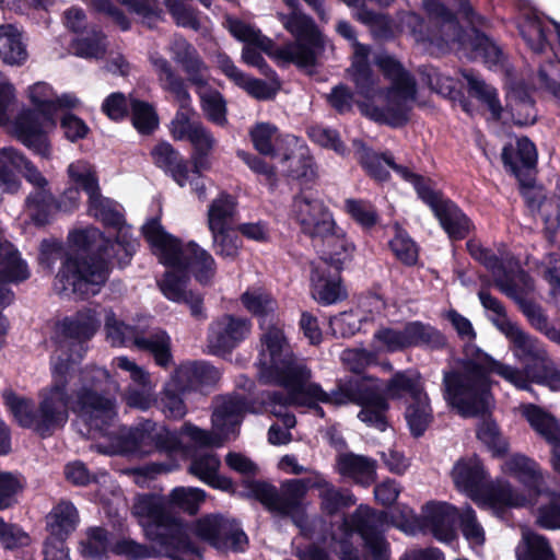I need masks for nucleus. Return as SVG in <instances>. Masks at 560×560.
<instances>
[{
    "label": "nucleus",
    "instance_id": "obj_1",
    "mask_svg": "<svg viewBox=\"0 0 560 560\" xmlns=\"http://www.w3.org/2000/svg\"><path fill=\"white\" fill-rule=\"evenodd\" d=\"M98 327L100 320L91 310L79 311L60 322L62 339L58 343V354L51 368V383L39 392L36 408L30 398L19 396L14 390L3 392V404L19 427L32 430L45 440L66 425L71 400L68 394L69 375L84 358L88 342Z\"/></svg>",
    "mask_w": 560,
    "mask_h": 560
},
{
    "label": "nucleus",
    "instance_id": "obj_2",
    "mask_svg": "<svg viewBox=\"0 0 560 560\" xmlns=\"http://www.w3.org/2000/svg\"><path fill=\"white\" fill-rule=\"evenodd\" d=\"M512 378L516 373L480 348L472 357L462 361L460 370L443 372V397L448 406L464 418L482 416L488 412V397L491 392L490 375Z\"/></svg>",
    "mask_w": 560,
    "mask_h": 560
},
{
    "label": "nucleus",
    "instance_id": "obj_3",
    "mask_svg": "<svg viewBox=\"0 0 560 560\" xmlns=\"http://www.w3.org/2000/svg\"><path fill=\"white\" fill-rule=\"evenodd\" d=\"M58 260L61 266L55 277V289L59 293L70 290L80 300H88L98 294L108 281L106 264L97 255L81 257L68 252L62 242L44 238L39 245V265L52 272Z\"/></svg>",
    "mask_w": 560,
    "mask_h": 560
},
{
    "label": "nucleus",
    "instance_id": "obj_4",
    "mask_svg": "<svg viewBox=\"0 0 560 560\" xmlns=\"http://www.w3.org/2000/svg\"><path fill=\"white\" fill-rule=\"evenodd\" d=\"M131 513L159 553L167 558L178 553L200 555L199 546L187 534V523L170 509L163 497L152 492L137 494Z\"/></svg>",
    "mask_w": 560,
    "mask_h": 560
},
{
    "label": "nucleus",
    "instance_id": "obj_5",
    "mask_svg": "<svg viewBox=\"0 0 560 560\" xmlns=\"http://www.w3.org/2000/svg\"><path fill=\"white\" fill-rule=\"evenodd\" d=\"M142 235L163 266L168 269H191L195 280L203 287L212 282L217 272L215 260L198 243L189 241L183 245L178 237L164 230L158 217L145 222Z\"/></svg>",
    "mask_w": 560,
    "mask_h": 560
},
{
    "label": "nucleus",
    "instance_id": "obj_6",
    "mask_svg": "<svg viewBox=\"0 0 560 560\" xmlns=\"http://www.w3.org/2000/svg\"><path fill=\"white\" fill-rule=\"evenodd\" d=\"M173 60L186 74V83L195 86L200 108L208 121L224 127L228 124V102L223 94L209 86V67L186 38L176 39L172 46Z\"/></svg>",
    "mask_w": 560,
    "mask_h": 560
},
{
    "label": "nucleus",
    "instance_id": "obj_7",
    "mask_svg": "<svg viewBox=\"0 0 560 560\" xmlns=\"http://www.w3.org/2000/svg\"><path fill=\"white\" fill-rule=\"evenodd\" d=\"M243 485L249 490L248 497L261 503L269 512L288 517L306 535L307 513L303 500L307 492L304 479H291L281 485L280 490L264 480L248 479Z\"/></svg>",
    "mask_w": 560,
    "mask_h": 560
},
{
    "label": "nucleus",
    "instance_id": "obj_8",
    "mask_svg": "<svg viewBox=\"0 0 560 560\" xmlns=\"http://www.w3.org/2000/svg\"><path fill=\"white\" fill-rule=\"evenodd\" d=\"M281 21L294 37V42L279 48L277 57L312 74L313 71L308 69L317 66L318 56L325 48L322 32L314 20L302 12L293 11L289 15H282Z\"/></svg>",
    "mask_w": 560,
    "mask_h": 560
},
{
    "label": "nucleus",
    "instance_id": "obj_9",
    "mask_svg": "<svg viewBox=\"0 0 560 560\" xmlns=\"http://www.w3.org/2000/svg\"><path fill=\"white\" fill-rule=\"evenodd\" d=\"M280 319L269 322L260 337L261 349L258 357L260 375L275 374L285 382L298 381L301 370H310L294 354L284 334Z\"/></svg>",
    "mask_w": 560,
    "mask_h": 560
},
{
    "label": "nucleus",
    "instance_id": "obj_10",
    "mask_svg": "<svg viewBox=\"0 0 560 560\" xmlns=\"http://www.w3.org/2000/svg\"><path fill=\"white\" fill-rule=\"evenodd\" d=\"M377 377H345L346 405L361 407L358 419L368 427L384 432L389 427V402L377 385Z\"/></svg>",
    "mask_w": 560,
    "mask_h": 560
},
{
    "label": "nucleus",
    "instance_id": "obj_11",
    "mask_svg": "<svg viewBox=\"0 0 560 560\" xmlns=\"http://www.w3.org/2000/svg\"><path fill=\"white\" fill-rule=\"evenodd\" d=\"M192 534L219 552H244L248 536L241 523L221 513H209L198 517L191 527Z\"/></svg>",
    "mask_w": 560,
    "mask_h": 560
},
{
    "label": "nucleus",
    "instance_id": "obj_12",
    "mask_svg": "<svg viewBox=\"0 0 560 560\" xmlns=\"http://www.w3.org/2000/svg\"><path fill=\"white\" fill-rule=\"evenodd\" d=\"M151 62L161 88L172 94L179 104V109L171 121V135L174 140L184 141V136L201 122L200 120L190 119V112L194 113V109L186 80L175 71L166 58L158 57L152 59Z\"/></svg>",
    "mask_w": 560,
    "mask_h": 560
},
{
    "label": "nucleus",
    "instance_id": "obj_13",
    "mask_svg": "<svg viewBox=\"0 0 560 560\" xmlns=\"http://www.w3.org/2000/svg\"><path fill=\"white\" fill-rule=\"evenodd\" d=\"M292 213L301 233L313 243L331 235L337 226L329 207L313 189H300L293 196Z\"/></svg>",
    "mask_w": 560,
    "mask_h": 560
},
{
    "label": "nucleus",
    "instance_id": "obj_14",
    "mask_svg": "<svg viewBox=\"0 0 560 560\" xmlns=\"http://www.w3.org/2000/svg\"><path fill=\"white\" fill-rule=\"evenodd\" d=\"M385 517V512L360 505L342 524L346 536L357 534L361 537L364 549L373 560H388L389 557V544L382 528Z\"/></svg>",
    "mask_w": 560,
    "mask_h": 560
},
{
    "label": "nucleus",
    "instance_id": "obj_15",
    "mask_svg": "<svg viewBox=\"0 0 560 560\" xmlns=\"http://www.w3.org/2000/svg\"><path fill=\"white\" fill-rule=\"evenodd\" d=\"M89 212L101 221L105 228L117 231V236L113 241L116 245L115 258L118 266L125 268L130 264L139 243L128 232L124 231L126 220L117 209V202L110 198L100 196L89 203Z\"/></svg>",
    "mask_w": 560,
    "mask_h": 560
},
{
    "label": "nucleus",
    "instance_id": "obj_16",
    "mask_svg": "<svg viewBox=\"0 0 560 560\" xmlns=\"http://www.w3.org/2000/svg\"><path fill=\"white\" fill-rule=\"evenodd\" d=\"M190 273L191 269H168L156 281V284L166 300L186 305L196 320H206L208 316L203 293L188 289Z\"/></svg>",
    "mask_w": 560,
    "mask_h": 560
},
{
    "label": "nucleus",
    "instance_id": "obj_17",
    "mask_svg": "<svg viewBox=\"0 0 560 560\" xmlns=\"http://www.w3.org/2000/svg\"><path fill=\"white\" fill-rule=\"evenodd\" d=\"M252 323L248 318L223 314L213 319L207 332L210 353L224 357L231 354L249 335Z\"/></svg>",
    "mask_w": 560,
    "mask_h": 560
},
{
    "label": "nucleus",
    "instance_id": "obj_18",
    "mask_svg": "<svg viewBox=\"0 0 560 560\" xmlns=\"http://www.w3.org/2000/svg\"><path fill=\"white\" fill-rule=\"evenodd\" d=\"M14 170L20 172L25 180L34 186V189H44L49 186L47 178L37 166L22 152L13 147L0 149V185L7 192H16L21 182Z\"/></svg>",
    "mask_w": 560,
    "mask_h": 560
},
{
    "label": "nucleus",
    "instance_id": "obj_19",
    "mask_svg": "<svg viewBox=\"0 0 560 560\" xmlns=\"http://www.w3.org/2000/svg\"><path fill=\"white\" fill-rule=\"evenodd\" d=\"M47 126H52L44 115L34 108L22 109L14 119L13 129L16 139L33 153L49 159L51 144Z\"/></svg>",
    "mask_w": 560,
    "mask_h": 560
},
{
    "label": "nucleus",
    "instance_id": "obj_20",
    "mask_svg": "<svg viewBox=\"0 0 560 560\" xmlns=\"http://www.w3.org/2000/svg\"><path fill=\"white\" fill-rule=\"evenodd\" d=\"M425 205L431 209L450 241H464L476 231L472 220L455 201L444 198L442 191L438 190Z\"/></svg>",
    "mask_w": 560,
    "mask_h": 560
},
{
    "label": "nucleus",
    "instance_id": "obj_21",
    "mask_svg": "<svg viewBox=\"0 0 560 560\" xmlns=\"http://www.w3.org/2000/svg\"><path fill=\"white\" fill-rule=\"evenodd\" d=\"M537 158L536 145L527 137L518 138L515 148L510 143L505 144L501 153L504 168L525 188H532L535 184L533 172L537 166Z\"/></svg>",
    "mask_w": 560,
    "mask_h": 560
},
{
    "label": "nucleus",
    "instance_id": "obj_22",
    "mask_svg": "<svg viewBox=\"0 0 560 560\" xmlns=\"http://www.w3.org/2000/svg\"><path fill=\"white\" fill-rule=\"evenodd\" d=\"M458 510L451 503L430 501L422 508L420 527L436 540L451 542L456 538Z\"/></svg>",
    "mask_w": 560,
    "mask_h": 560
},
{
    "label": "nucleus",
    "instance_id": "obj_23",
    "mask_svg": "<svg viewBox=\"0 0 560 560\" xmlns=\"http://www.w3.org/2000/svg\"><path fill=\"white\" fill-rule=\"evenodd\" d=\"M508 368L515 372L512 378H504L520 389H528L529 383L546 386L551 390L560 389V369L546 351L532 362L524 364L523 370L511 365Z\"/></svg>",
    "mask_w": 560,
    "mask_h": 560
},
{
    "label": "nucleus",
    "instance_id": "obj_24",
    "mask_svg": "<svg viewBox=\"0 0 560 560\" xmlns=\"http://www.w3.org/2000/svg\"><path fill=\"white\" fill-rule=\"evenodd\" d=\"M71 397L68 411L72 410L82 416H89L96 427H109L116 416L115 401L105 396V393L79 388Z\"/></svg>",
    "mask_w": 560,
    "mask_h": 560
},
{
    "label": "nucleus",
    "instance_id": "obj_25",
    "mask_svg": "<svg viewBox=\"0 0 560 560\" xmlns=\"http://www.w3.org/2000/svg\"><path fill=\"white\" fill-rule=\"evenodd\" d=\"M341 271L327 262L312 265L310 281L311 293L320 305H331L347 298L342 285Z\"/></svg>",
    "mask_w": 560,
    "mask_h": 560
},
{
    "label": "nucleus",
    "instance_id": "obj_26",
    "mask_svg": "<svg viewBox=\"0 0 560 560\" xmlns=\"http://www.w3.org/2000/svg\"><path fill=\"white\" fill-rule=\"evenodd\" d=\"M452 478L456 488L471 499L480 498L490 481L482 460L476 454L459 458L453 467Z\"/></svg>",
    "mask_w": 560,
    "mask_h": 560
},
{
    "label": "nucleus",
    "instance_id": "obj_27",
    "mask_svg": "<svg viewBox=\"0 0 560 560\" xmlns=\"http://www.w3.org/2000/svg\"><path fill=\"white\" fill-rule=\"evenodd\" d=\"M69 243L81 250L77 253L81 257H91L97 255L103 259L107 267L108 277L112 273L110 259L115 258L116 245L113 240L96 228L75 230L68 236Z\"/></svg>",
    "mask_w": 560,
    "mask_h": 560
},
{
    "label": "nucleus",
    "instance_id": "obj_28",
    "mask_svg": "<svg viewBox=\"0 0 560 560\" xmlns=\"http://www.w3.org/2000/svg\"><path fill=\"white\" fill-rule=\"evenodd\" d=\"M278 160L284 167V175L296 180L300 189H312V185L318 178V173L314 158L306 149L295 150L288 145Z\"/></svg>",
    "mask_w": 560,
    "mask_h": 560
},
{
    "label": "nucleus",
    "instance_id": "obj_29",
    "mask_svg": "<svg viewBox=\"0 0 560 560\" xmlns=\"http://www.w3.org/2000/svg\"><path fill=\"white\" fill-rule=\"evenodd\" d=\"M455 42L467 52L470 59H482L487 63L498 65L502 58L501 48L479 28L459 27Z\"/></svg>",
    "mask_w": 560,
    "mask_h": 560
},
{
    "label": "nucleus",
    "instance_id": "obj_30",
    "mask_svg": "<svg viewBox=\"0 0 560 560\" xmlns=\"http://www.w3.org/2000/svg\"><path fill=\"white\" fill-rule=\"evenodd\" d=\"M173 377L185 390L192 393L213 387L220 381L221 373L207 361H189L176 368Z\"/></svg>",
    "mask_w": 560,
    "mask_h": 560
},
{
    "label": "nucleus",
    "instance_id": "obj_31",
    "mask_svg": "<svg viewBox=\"0 0 560 560\" xmlns=\"http://www.w3.org/2000/svg\"><path fill=\"white\" fill-rule=\"evenodd\" d=\"M154 164L164 171L179 187L189 180V161L171 143L161 141L151 151Z\"/></svg>",
    "mask_w": 560,
    "mask_h": 560
},
{
    "label": "nucleus",
    "instance_id": "obj_32",
    "mask_svg": "<svg viewBox=\"0 0 560 560\" xmlns=\"http://www.w3.org/2000/svg\"><path fill=\"white\" fill-rule=\"evenodd\" d=\"M493 323L510 340L515 355L524 364L544 355L547 351L536 337L525 332L517 324L512 323L510 319H497Z\"/></svg>",
    "mask_w": 560,
    "mask_h": 560
},
{
    "label": "nucleus",
    "instance_id": "obj_33",
    "mask_svg": "<svg viewBox=\"0 0 560 560\" xmlns=\"http://www.w3.org/2000/svg\"><path fill=\"white\" fill-rule=\"evenodd\" d=\"M133 346L141 352L152 355L154 363L163 369L173 364L172 340L166 330L153 328L133 336Z\"/></svg>",
    "mask_w": 560,
    "mask_h": 560
},
{
    "label": "nucleus",
    "instance_id": "obj_34",
    "mask_svg": "<svg viewBox=\"0 0 560 560\" xmlns=\"http://www.w3.org/2000/svg\"><path fill=\"white\" fill-rule=\"evenodd\" d=\"M184 141H188L192 147L190 154L191 173L200 177L202 172L211 168L210 155L217 140L212 132L200 122L184 136Z\"/></svg>",
    "mask_w": 560,
    "mask_h": 560
},
{
    "label": "nucleus",
    "instance_id": "obj_35",
    "mask_svg": "<svg viewBox=\"0 0 560 560\" xmlns=\"http://www.w3.org/2000/svg\"><path fill=\"white\" fill-rule=\"evenodd\" d=\"M250 141L254 149L261 155L279 159L288 145H296L298 138L285 136L280 139L278 128L271 122H257L249 130Z\"/></svg>",
    "mask_w": 560,
    "mask_h": 560
},
{
    "label": "nucleus",
    "instance_id": "obj_36",
    "mask_svg": "<svg viewBox=\"0 0 560 560\" xmlns=\"http://www.w3.org/2000/svg\"><path fill=\"white\" fill-rule=\"evenodd\" d=\"M505 469L524 486L529 495L538 497L541 493L544 477L537 462L523 454H514L505 462Z\"/></svg>",
    "mask_w": 560,
    "mask_h": 560
},
{
    "label": "nucleus",
    "instance_id": "obj_37",
    "mask_svg": "<svg viewBox=\"0 0 560 560\" xmlns=\"http://www.w3.org/2000/svg\"><path fill=\"white\" fill-rule=\"evenodd\" d=\"M80 523L79 511L69 500H60L46 515L48 537L68 539Z\"/></svg>",
    "mask_w": 560,
    "mask_h": 560
},
{
    "label": "nucleus",
    "instance_id": "obj_38",
    "mask_svg": "<svg viewBox=\"0 0 560 560\" xmlns=\"http://www.w3.org/2000/svg\"><path fill=\"white\" fill-rule=\"evenodd\" d=\"M316 243H320L326 247L323 250L319 262H327L330 267L343 270L345 266L352 261L355 246L347 238L346 233L338 225L331 235L323 237Z\"/></svg>",
    "mask_w": 560,
    "mask_h": 560
},
{
    "label": "nucleus",
    "instance_id": "obj_39",
    "mask_svg": "<svg viewBox=\"0 0 560 560\" xmlns=\"http://www.w3.org/2000/svg\"><path fill=\"white\" fill-rule=\"evenodd\" d=\"M343 396L345 378H339L337 381L336 388L330 393L325 392L322 385L318 383H307L304 393H302L300 406L307 407L308 409L313 410L315 416L318 418H325L326 412L319 402L334 406H343L346 405Z\"/></svg>",
    "mask_w": 560,
    "mask_h": 560
},
{
    "label": "nucleus",
    "instance_id": "obj_40",
    "mask_svg": "<svg viewBox=\"0 0 560 560\" xmlns=\"http://www.w3.org/2000/svg\"><path fill=\"white\" fill-rule=\"evenodd\" d=\"M338 471L341 476L369 487L376 478V460L354 453H345L337 459Z\"/></svg>",
    "mask_w": 560,
    "mask_h": 560
},
{
    "label": "nucleus",
    "instance_id": "obj_41",
    "mask_svg": "<svg viewBox=\"0 0 560 560\" xmlns=\"http://www.w3.org/2000/svg\"><path fill=\"white\" fill-rule=\"evenodd\" d=\"M267 384L277 385L287 389L288 394L282 392H273L270 395V401L281 407H288L292 405L300 406L302 399V393L307 386L310 378L312 377L311 370H301V376L298 381L285 382L283 376H276L275 374L260 375Z\"/></svg>",
    "mask_w": 560,
    "mask_h": 560
},
{
    "label": "nucleus",
    "instance_id": "obj_42",
    "mask_svg": "<svg viewBox=\"0 0 560 560\" xmlns=\"http://www.w3.org/2000/svg\"><path fill=\"white\" fill-rule=\"evenodd\" d=\"M463 78L467 82L468 95L487 106L493 120H500L503 107L499 98L498 90L492 85L487 84L483 79L476 75L471 70H465L463 72Z\"/></svg>",
    "mask_w": 560,
    "mask_h": 560
},
{
    "label": "nucleus",
    "instance_id": "obj_43",
    "mask_svg": "<svg viewBox=\"0 0 560 560\" xmlns=\"http://www.w3.org/2000/svg\"><path fill=\"white\" fill-rule=\"evenodd\" d=\"M28 52L22 42V35L12 24L0 26V59L9 66H22L26 62Z\"/></svg>",
    "mask_w": 560,
    "mask_h": 560
},
{
    "label": "nucleus",
    "instance_id": "obj_44",
    "mask_svg": "<svg viewBox=\"0 0 560 560\" xmlns=\"http://www.w3.org/2000/svg\"><path fill=\"white\" fill-rule=\"evenodd\" d=\"M186 394L189 393L173 376L165 383L158 400L165 418L182 420L187 415L188 409L184 399Z\"/></svg>",
    "mask_w": 560,
    "mask_h": 560
},
{
    "label": "nucleus",
    "instance_id": "obj_45",
    "mask_svg": "<svg viewBox=\"0 0 560 560\" xmlns=\"http://www.w3.org/2000/svg\"><path fill=\"white\" fill-rule=\"evenodd\" d=\"M31 277L27 262L22 258L19 249L10 243L0 256V284H19Z\"/></svg>",
    "mask_w": 560,
    "mask_h": 560
},
{
    "label": "nucleus",
    "instance_id": "obj_46",
    "mask_svg": "<svg viewBox=\"0 0 560 560\" xmlns=\"http://www.w3.org/2000/svg\"><path fill=\"white\" fill-rule=\"evenodd\" d=\"M25 205L30 211L32 222L38 228L47 225L51 214L59 211L57 198L49 187L31 191L25 199Z\"/></svg>",
    "mask_w": 560,
    "mask_h": 560
},
{
    "label": "nucleus",
    "instance_id": "obj_47",
    "mask_svg": "<svg viewBox=\"0 0 560 560\" xmlns=\"http://www.w3.org/2000/svg\"><path fill=\"white\" fill-rule=\"evenodd\" d=\"M357 154L359 165L371 179L380 184L390 179V173L384 166V164L386 165V160L392 159L393 154L389 151L375 152L361 141Z\"/></svg>",
    "mask_w": 560,
    "mask_h": 560
},
{
    "label": "nucleus",
    "instance_id": "obj_48",
    "mask_svg": "<svg viewBox=\"0 0 560 560\" xmlns=\"http://www.w3.org/2000/svg\"><path fill=\"white\" fill-rule=\"evenodd\" d=\"M481 497L498 515H502L510 508L523 506L526 502L525 497L517 493L509 482L492 485L489 481Z\"/></svg>",
    "mask_w": 560,
    "mask_h": 560
},
{
    "label": "nucleus",
    "instance_id": "obj_49",
    "mask_svg": "<svg viewBox=\"0 0 560 560\" xmlns=\"http://www.w3.org/2000/svg\"><path fill=\"white\" fill-rule=\"evenodd\" d=\"M433 419V410L428 394L411 400L406 407L405 420L411 436L415 439L424 435Z\"/></svg>",
    "mask_w": 560,
    "mask_h": 560
},
{
    "label": "nucleus",
    "instance_id": "obj_50",
    "mask_svg": "<svg viewBox=\"0 0 560 560\" xmlns=\"http://www.w3.org/2000/svg\"><path fill=\"white\" fill-rule=\"evenodd\" d=\"M128 119L141 136H152L160 127V116L154 104L138 97H131Z\"/></svg>",
    "mask_w": 560,
    "mask_h": 560
},
{
    "label": "nucleus",
    "instance_id": "obj_51",
    "mask_svg": "<svg viewBox=\"0 0 560 560\" xmlns=\"http://www.w3.org/2000/svg\"><path fill=\"white\" fill-rule=\"evenodd\" d=\"M385 394L387 398L400 399L408 395L411 400L425 395V390L421 383L419 374H412L409 371L396 372L387 382L385 386Z\"/></svg>",
    "mask_w": 560,
    "mask_h": 560
},
{
    "label": "nucleus",
    "instance_id": "obj_52",
    "mask_svg": "<svg viewBox=\"0 0 560 560\" xmlns=\"http://www.w3.org/2000/svg\"><path fill=\"white\" fill-rule=\"evenodd\" d=\"M520 311L536 331L544 335L548 340L560 346V328L556 327L549 319L540 304L533 300H522Z\"/></svg>",
    "mask_w": 560,
    "mask_h": 560
},
{
    "label": "nucleus",
    "instance_id": "obj_53",
    "mask_svg": "<svg viewBox=\"0 0 560 560\" xmlns=\"http://www.w3.org/2000/svg\"><path fill=\"white\" fill-rule=\"evenodd\" d=\"M476 436L493 457L502 458L508 455L510 443L492 418H485L478 423Z\"/></svg>",
    "mask_w": 560,
    "mask_h": 560
},
{
    "label": "nucleus",
    "instance_id": "obj_54",
    "mask_svg": "<svg viewBox=\"0 0 560 560\" xmlns=\"http://www.w3.org/2000/svg\"><path fill=\"white\" fill-rule=\"evenodd\" d=\"M355 56L351 65V79L359 95L368 100L372 98L375 95L378 80L369 62L368 50Z\"/></svg>",
    "mask_w": 560,
    "mask_h": 560
},
{
    "label": "nucleus",
    "instance_id": "obj_55",
    "mask_svg": "<svg viewBox=\"0 0 560 560\" xmlns=\"http://www.w3.org/2000/svg\"><path fill=\"white\" fill-rule=\"evenodd\" d=\"M549 28L535 13L527 14L520 26V33L529 49L535 54H542L551 47L548 40Z\"/></svg>",
    "mask_w": 560,
    "mask_h": 560
},
{
    "label": "nucleus",
    "instance_id": "obj_56",
    "mask_svg": "<svg viewBox=\"0 0 560 560\" xmlns=\"http://www.w3.org/2000/svg\"><path fill=\"white\" fill-rule=\"evenodd\" d=\"M523 416L532 429L547 443L560 434V425L556 418L540 406L528 404L523 409Z\"/></svg>",
    "mask_w": 560,
    "mask_h": 560
},
{
    "label": "nucleus",
    "instance_id": "obj_57",
    "mask_svg": "<svg viewBox=\"0 0 560 560\" xmlns=\"http://www.w3.org/2000/svg\"><path fill=\"white\" fill-rule=\"evenodd\" d=\"M241 301L244 307L258 318L260 329H265L269 322L278 319L275 315L277 302L269 294L247 291L242 294Z\"/></svg>",
    "mask_w": 560,
    "mask_h": 560
},
{
    "label": "nucleus",
    "instance_id": "obj_58",
    "mask_svg": "<svg viewBox=\"0 0 560 560\" xmlns=\"http://www.w3.org/2000/svg\"><path fill=\"white\" fill-rule=\"evenodd\" d=\"M236 207L235 197L226 191H221L209 205L208 229L230 226V221L236 213Z\"/></svg>",
    "mask_w": 560,
    "mask_h": 560
},
{
    "label": "nucleus",
    "instance_id": "obj_59",
    "mask_svg": "<svg viewBox=\"0 0 560 560\" xmlns=\"http://www.w3.org/2000/svg\"><path fill=\"white\" fill-rule=\"evenodd\" d=\"M418 74L420 75L421 82L428 85V88L431 91L438 94H441L450 100L454 95L459 94V88H457V82L453 78L443 74L434 66H420L418 68Z\"/></svg>",
    "mask_w": 560,
    "mask_h": 560
},
{
    "label": "nucleus",
    "instance_id": "obj_60",
    "mask_svg": "<svg viewBox=\"0 0 560 560\" xmlns=\"http://www.w3.org/2000/svg\"><path fill=\"white\" fill-rule=\"evenodd\" d=\"M154 427L155 422L148 420L138 427L131 428L122 438V445L126 451L145 455L153 453Z\"/></svg>",
    "mask_w": 560,
    "mask_h": 560
},
{
    "label": "nucleus",
    "instance_id": "obj_61",
    "mask_svg": "<svg viewBox=\"0 0 560 560\" xmlns=\"http://www.w3.org/2000/svg\"><path fill=\"white\" fill-rule=\"evenodd\" d=\"M345 212L363 230H371L380 222L376 207L366 199L347 198L343 203Z\"/></svg>",
    "mask_w": 560,
    "mask_h": 560
},
{
    "label": "nucleus",
    "instance_id": "obj_62",
    "mask_svg": "<svg viewBox=\"0 0 560 560\" xmlns=\"http://www.w3.org/2000/svg\"><path fill=\"white\" fill-rule=\"evenodd\" d=\"M205 499L206 492L199 488L177 487L171 491L167 505L172 511L176 509L188 515H196Z\"/></svg>",
    "mask_w": 560,
    "mask_h": 560
},
{
    "label": "nucleus",
    "instance_id": "obj_63",
    "mask_svg": "<svg viewBox=\"0 0 560 560\" xmlns=\"http://www.w3.org/2000/svg\"><path fill=\"white\" fill-rule=\"evenodd\" d=\"M25 489V479L21 474L0 471V511L14 508Z\"/></svg>",
    "mask_w": 560,
    "mask_h": 560
},
{
    "label": "nucleus",
    "instance_id": "obj_64",
    "mask_svg": "<svg viewBox=\"0 0 560 560\" xmlns=\"http://www.w3.org/2000/svg\"><path fill=\"white\" fill-rule=\"evenodd\" d=\"M81 553L84 558L102 560L110 551L109 533L101 526L90 527L86 530V539L81 541Z\"/></svg>",
    "mask_w": 560,
    "mask_h": 560
}]
</instances>
